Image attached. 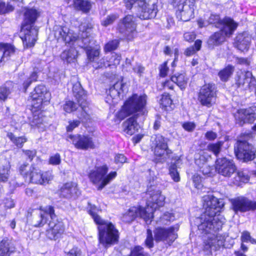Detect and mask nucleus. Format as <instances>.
Returning a JSON list of instances; mask_svg holds the SVG:
<instances>
[{"label": "nucleus", "instance_id": "nucleus-1", "mask_svg": "<svg viewBox=\"0 0 256 256\" xmlns=\"http://www.w3.org/2000/svg\"><path fill=\"white\" fill-rule=\"evenodd\" d=\"M204 212L202 215L200 224L198 228L207 234L204 239V251L211 254L224 246V238L216 232L220 229L224 222L218 214L224 206V203L212 196H205L202 198Z\"/></svg>", "mask_w": 256, "mask_h": 256}, {"label": "nucleus", "instance_id": "nucleus-2", "mask_svg": "<svg viewBox=\"0 0 256 256\" xmlns=\"http://www.w3.org/2000/svg\"><path fill=\"white\" fill-rule=\"evenodd\" d=\"M38 16V12L35 9H26L20 35L24 48L34 46L36 41L38 30L32 28V24L36 20Z\"/></svg>", "mask_w": 256, "mask_h": 256}, {"label": "nucleus", "instance_id": "nucleus-3", "mask_svg": "<svg viewBox=\"0 0 256 256\" xmlns=\"http://www.w3.org/2000/svg\"><path fill=\"white\" fill-rule=\"evenodd\" d=\"M40 222L36 226H44L46 222L48 216H50L52 220L48 223V228L46 230V236L51 240H56L60 238L64 230L63 223L58 220L54 214V210L52 206H47L45 208H40Z\"/></svg>", "mask_w": 256, "mask_h": 256}, {"label": "nucleus", "instance_id": "nucleus-4", "mask_svg": "<svg viewBox=\"0 0 256 256\" xmlns=\"http://www.w3.org/2000/svg\"><path fill=\"white\" fill-rule=\"evenodd\" d=\"M90 214L94 222L98 225L99 240L104 245L113 244L118 242L119 234L118 230L110 222L102 220L94 210H90Z\"/></svg>", "mask_w": 256, "mask_h": 256}, {"label": "nucleus", "instance_id": "nucleus-5", "mask_svg": "<svg viewBox=\"0 0 256 256\" xmlns=\"http://www.w3.org/2000/svg\"><path fill=\"white\" fill-rule=\"evenodd\" d=\"M108 168L106 165L96 166L88 174L90 182L98 186V190H102L116 176V172H111L107 174Z\"/></svg>", "mask_w": 256, "mask_h": 256}, {"label": "nucleus", "instance_id": "nucleus-6", "mask_svg": "<svg viewBox=\"0 0 256 256\" xmlns=\"http://www.w3.org/2000/svg\"><path fill=\"white\" fill-rule=\"evenodd\" d=\"M146 95L138 96L134 94L125 102L116 116L120 119H124L129 115L142 110L146 106Z\"/></svg>", "mask_w": 256, "mask_h": 256}, {"label": "nucleus", "instance_id": "nucleus-7", "mask_svg": "<svg viewBox=\"0 0 256 256\" xmlns=\"http://www.w3.org/2000/svg\"><path fill=\"white\" fill-rule=\"evenodd\" d=\"M223 27H220V30L214 33L209 38V46H218L226 40V37H230L238 26V24L233 20L226 18L222 21Z\"/></svg>", "mask_w": 256, "mask_h": 256}, {"label": "nucleus", "instance_id": "nucleus-8", "mask_svg": "<svg viewBox=\"0 0 256 256\" xmlns=\"http://www.w3.org/2000/svg\"><path fill=\"white\" fill-rule=\"evenodd\" d=\"M50 99V94L45 86H38L31 93L29 100L31 105V110L33 113L41 111L44 105L46 104Z\"/></svg>", "mask_w": 256, "mask_h": 256}, {"label": "nucleus", "instance_id": "nucleus-9", "mask_svg": "<svg viewBox=\"0 0 256 256\" xmlns=\"http://www.w3.org/2000/svg\"><path fill=\"white\" fill-rule=\"evenodd\" d=\"M126 6L130 9L134 3H137L138 8V16L142 20H148L154 18L157 13L156 4L153 2H146L144 0H125Z\"/></svg>", "mask_w": 256, "mask_h": 256}, {"label": "nucleus", "instance_id": "nucleus-10", "mask_svg": "<svg viewBox=\"0 0 256 256\" xmlns=\"http://www.w3.org/2000/svg\"><path fill=\"white\" fill-rule=\"evenodd\" d=\"M151 141L152 150L158 160H165L172 153V150L168 148L165 138L162 136L157 134L152 136Z\"/></svg>", "mask_w": 256, "mask_h": 256}, {"label": "nucleus", "instance_id": "nucleus-11", "mask_svg": "<svg viewBox=\"0 0 256 256\" xmlns=\"http://www.w3.org/2000/svg\"><path fill=\"white\" fill-rule=\"evenodd\" d=\"M26 178L32 183L44 185L53 180L54 176L51 171L42 172L38 167L32 166L26 174Z\"/></svg>", "mask_w": 256, "mask_h": 256}, {"label": "nucleus", "instance_id": "nucleus-12", "mask_svg": "<svg viewBox=\"0 0 256 256\" xmlns=\"http://www.w3.org/2000/svg\"><path fill=\"white\" fill-rule=\"evenodd\" d=\"M178 226L168 228L158 227L154 230V240L156 242H163L170 245L177 238Z\"/></svg>", "mask_w": 256, "mask_h": 256}, {"label": "nucleus", "instance_id": "nucleus-13", "mask_svg": "<svg viewBox=\"0 0 256 256\" xmlns=\"http://www.w3.org/2000/svg\"><path fill=\"white\" fill-rule=\"evenodd\" d=\"M216 91L214 84H208L204 85L200 90L198 100L203 106L211 107L216 102Z\"/></svg>", "mask_w": 256, "mask_h": 256}, {"label": "nucleus", "instance_id": "nucleus-14", "mask_svg": "<svg viewBox=\"0 0 256 256\" xmlns=\"http://www.w3.org/2000/svg\"><path fill=\"white\" fill-rule=\"evenodd\" d=\"M215 169L220 175L229 178L236 172L237 168L232 160L223 157L216 159Z\"/></svg>", "mask_w": 256, "mask_h": 256}, {"label": "nucleus", "instance_id": "nucleus-15", "mask_svg": "<svg viewBox=\"0 0 256 256\" xmlns=\"http://www.w3.org/2000/svg\"><path fill=\"white\" fill-rule=\"evenodd\" d=\"M138 216L143 218L146 224H149L153 218L152 210L150 212L148 208V210H146L140 207H132L123 214L122 220L125 222H130Z\"/></svg>", "mask_w": 256, "mask_h": 256}, {"label": "nucleus", "instance_id": "nucleus-16", "mask_svg": "<svg viewBox=\"0 0 256 256\" xmlns=\"http://www.w3.org/2000/svg\"><path fill=\"white\" fill-rule=\"evenodd\" d=\"M236 122L240 126L252 123L256 119V106L238 110L234 114Z\"/></svg>", "mask_w": 256, "mask_h": 256}, {"label": "nucleus", "instance_id": "nucleus-17", "mask_svg": "<svg viewBox=\"0 0 256 256\" xmlns=\"http://www.w3.org/2000/svg\"><path fill=\"white\" fill-rule=\"evenodd\" d=\"M146 194L149 196L147 202L148 206H150L152 209H156L164 205L166 197L162 194L160 190L150 186L148 189Z\"/></svg>", "mask_w": 256, "mask_h": 256}, {"label": "nucleus", "instance_id": "nucleus-18", "mask_svg": "<svg viewBox=\"0 0 256 256\" xmlns=\"http://www.w3.org/2000/svg\"><path fill=\"white\" fill-rule=\"evenodd\" d=\"M234 152L238 158L243 159L244 161L250 160L254 158V148L246 141L238 142L234 148Z\"/></svg>", "mask_w": 256, "mask_h": 256}, {"label": "nucleus", "instance_id": "nucleus-19", "mask_svg": "<svg viewBox=\"0 0 256 256\" xmlns=\"http://www.w3.org/2000/svg\"><path fill=\"white\" fill-rule=\"evenodd\" d=\"M54 32V37L58 41L64 42L66 44H73L79 38L76 34L66 27L56 26Z\"/></svg>", "mask_w": 256, "mask_h": 256}, {"label": "nucleus", "instance_id": "nucleus-20", "mask_svg": "<svg viewBox=\"0 0 256 256\" xmlns=\"http://www.w3.org/2000/svg\"><path fill=\"white\" fill-rule=\"evenodd\" d=\"M195 0H186L183 4L178 5V10L176 12L177 18L184 22L188 21L192 18Z\"/></svg>", "mask_w": 256, "mask_h": 256}, {"label": "nucleus", "instance_id": "nucleus-21", "mask_svg": "<svg viewBox=\"0 0 256 256\" xmlns=\"http://www.w3.org/2000/svg\"><path fill=\"white\" fill-rule=\"evenodd\" d=\"M119 32L123 34L128 40L134 38L136 33V24L133 20V17L128 15L126 16L118 25Z\"/></svg>", "mask_w": 256, "mask_h": 256}, {"label": "nucleus", "instance_id": "nucleus-22", "mask_svg": "<svg viewBox=\"0 0 256 256\" xmlns=\"http://www.w3.org/2000/svg\"><path fill=\"white\" fill-rule=\"evenodd\" d=\"M125 90H126V86L122 80L116 82L109 90L106 97V102L110 104L117 103L120 100V94Z\"/></svg>", "mask_w": 256, "mask_h": 256}, {"label": "nucleus", "instance_id": "nucleus-23", "mask_svg": "<svg viewBox=\"0 0 256 256\" xmlns=\"http://www.w3.org/2000/svg\"><path fill=\"white\" fill-rule=\"evenodd\" d=\"M68 138L72 140V144L78 149L86 150L95 147L92 138L89 136L80 134L70 135Z\"/></svg>", "mask_w": 256, "mask_h": 256}, {"label": "nucleus", "instance_id": "nucleus-24", "mask_svg": "<svg viewBox=\"0 0 256 256\" xmlns=\"http://www.w3.org/2000/svg\"><path fill=\"white\" fill-rule=\"evenodd\" d=\"M234 211L242 212L256 209V202L251 201L245 198H238L232 202Z\"/></svg>", "mask_w": 256, "mask_h": 256}, {"label": "nucleus", "instance_id": "nucleus-25", "mask_svg": "<svg viewBox=\"0 0 256 256\" xmlns=\"http://www.w3.org/2000/svg\"><path fill=\"white\" fill-rule=\"evenodd\" d=\"M251 42L250 36L244 32L238 34L234 39V46L242 52L248 51Z\"/></svg>", "mask_w": 256, "mask_h": 256}, {"label": "nucleus", "instance_id": "nucleus-26", "mask_svg": "<svg viewBox=\"0 0 256 256\" xmlns=\"http://www.w3.org/2000/svg\"><path fill=\"white\" fill-rule=\"evenodd\" d=\"M60 196L66 198H75L80 194L76 184L68 182L64 184L60 189Z\"/></svg>", "mask_w": 256, "mask_h": 256}, {"label": "nucleus", "instance_id": "nucleus-27", "mask_svg": "<svg viewBox=\"0 0 256 256\" xmlns=\"http://www.w3.org/2000/svg\"><path fill=\"white\" fill-rule=\"evenodd\" d=\"M122 132L127 135L132 136L138 129V124L134 116L130 117L123 122L122 124Z\"/></svg>", "mask_w": 256, "mask_h": 256}, {"label": "nucleus", "instance_id": "nucleus-28", "mask_svg": "<svg viewBox=\"0 0 256 256\" xmlns=\"http://www.w3.org/2000/svg\"><path fill=\"white\" fill-rule=\"evenodd\" d=\"M11 165L6 159L0 161V182H6L10 176Z\"/></svg>", "mask_w": 256, "mask_h": 256}, {"label": "nucleus", "instance_id": "nucleus-29", "mask_svg": "<svg viewBox=\"0 0 256 256\" xmlns=\"http://www.w3.org/2000/svg\"><path fill=\"white\" fill-rule=\"evenodd\" d=\"M14 251L11 242L6 238L0 242V256H9Z\"/></svg>", "mask_w": 256, "mask_h": 256}, {"label": "nucleus", "instance_id": "nucleus-30", "mask_svg": "<svg viewBox=\"0 0 256 256\" xmlns=\"http://www.w3.org/2000/svg\"><path fill=\"white\" fill-rule=\"evenodd\" d=\"M73 6L76 10L88 12L92 8V4L88 0H73Z\"/></svg>", "mask_w": 256, "mask_h": 256}, {"label": "nucleus", "instance_id": "nucleus-31", "mask_svg": "<svg viewBox=\"0 0 256 256\" xmlns=\"http://www.w3.org/2000/svg\"><path fill=\"white\" fill-rule=\"evenodd\" d=\"M237 84L238 86H244L245 84H249L255 82V79L252 76V74L250 72H246L244 74H242L238 76L236 80Z\"/></svg>", "mask_w": 256, "mask_h": 256}, {"label": "nucleus", "instance_id": "nucleus-32", "mask_svg": "<svg viewBox=\"0 0 256 256\" xmlns=\"http://www.w3.org/2000/svg\"><path fill=\"white\" fill-rule=\"evenodd\" d=\"M171 80L176 83L182 90L186 88L188 83V78L184 74H178L171 77Z\"/></svg>", "mask_w": 256, "mask_h": 256}, {"label": "nucleus", "instance_id": "nucleus-33", "mask_svg": "<svg viewBox=\"0 0 256 256\" xmlns=\"http://www.w3.org/2000/svg\"><path fill=\"white\" fill-rule=\"evenodd\" d=\"M0 51L3 52V54L1 60H4L5 57L10 56L14 54L15 52V48L14 46L10 44L0 43Z\"/></svg>", "mask_w": 256, "mask_h": 256}, {"label": "nucleus", "instance_id": "nucleus-34", "mask_svg": "<svg viewBox=\"0 0 256 256\" xmlns=\"http://www.w3.org/2000/svg\"><path fill=\"white\" fill-rule=\"evenodd\" d=\"M234 70V67L228 65L218 72V76L222 81H227L231 76Z\"/></svg>", "mask_w": 256, "mask_h": 256}, {"label": "nucleus", "instance_id": "nucleus-35", "mask_svg": "<svg viewBox=\"0 0 256 256\" xmlns=\"http://www.w3.org/2000/svg\"><path fill=\"white\" fill-rule=\"evenodd\" d=\"M76 51L74 48H71L68 50L64 51L60 56L63 60L70 63L74 62L76 60Z\"/></svg>", "mask_w": 256, "mask_h": 256}, {"label": "nucleus", "instance_id": "nucleus-36", "mask_svg": "<svg viewBox=\"0 0 256 256\" xmlns=\"http://www.w3.org/2000/svg\"><path fill=\"white\" fill-rule=\"evenodd\" d=\"M210 158V156L205 151H201L198 155L196 157V164L198 166H201L202 165L206 164L208 159Z\"/></svg>", "mask_w": 256, "mask_h": 256}, {"label": "nucleus", "instance_id": "nucleus-37", "mask_svg": "<svg viewBox=\"0 0 256 256\" xmlns=\"http://www.w3.org/2000/svg\"><path fill=\"white\" fill-rule=\"evenodd\" d=\"M7 136L18 148H22L24 144L27 140V138L25 136L16 137L12 132L8 133Z\"/></svg>", "mask_w": 256, "mask_h": 256}, {"label": "nucleus", "instance_id": "nucleus-38", "mask_svg": "<svg viewBox=\"0 0 256 256\" xmlns=\"http://www.w3.org/2000/svg\"><path fill=\"white\" fill-rule=\"evenodd\" d=\"M223 144L224 142L222 141H219L216 143L210 144L207 146V150L213 152L216 156H218L221 151Z\"/></svg>", "mask_w": 256, "mask_h": 256}, {"label": "nucleus", "instance_id": "nucleus-39", "mask_svg": "<svg viewBox=\"0 0 256 256\" xmlns=\"http://www.w3.org/2000/svg\"><path fill=\"white\" fill-rule=\"evenodd\" d=\"M202 41L199 40H196L194 42V46L188 48L186 50L184 54L188 56L193 55L200 49Z\"/></svg>", "mask_w": 256, "mask_h": 256}, {"label": "nucleus", "instance_id": "nucleus-40", "mask_svg": "<svg viewBox=\"0 0 256 256\" xmlns=\"http://www.w3.org/2000/svg\"><path fill=\"white\" fill-rule=\"evenodd\" d=\"M169 173L174 182H178L180 180V176L178 172L177 166L176 164H171L169 168Z\"/></svg>", "mask_w": 256, "mask_h": 256}, {"label": "nucleus", "instance_id": "nucleus-41", "mask_svg": "<svg viewBox=\"0 0 256 256\" xmlns=\"http://www.w3.org/2000/svg\"><path fill=\"white\" fill-rule=\"evenodd\" d=\"M130 256H150V254L144 250V248L139 246L132 248Z\"/></svg>", "mask_w": 256, "mask_h": 256}, {"label": "nucleus", "instance_id": "nucleus-42", "mask_svg": "<svg viewBox=\"0 0 256 256\" xmlns=\"http://www.w3.org/2000/svg\"><path fill=\"white\" fill-rule=\"evenodd\" d=\"M234 183L238 184L240 182H247L249 180L248 176L242 171H238L236 173V176L234 178Z\"/></svg>", "mask_w": 256, "mask_h": 256}, {"label": "nucleus", "instance_id": "nucleus-43", "mask_svg": "<svg viewBox=\"0 0 256 256\" xmlns=\"http://www.w3.org/2000/svg\"><path fill=\"white\" fill-rule=\"evenodd\" d=\"M172 100L168 94H164L162 96V98L160 100V104L162 107L166 108L170 107L172 104Z\"/></svg>", "mask_w": 256, "mask_h": 256}, {"label": "nucleus", "instance_id": "nucleus-44", "mask_svg": "<svg viewBox=\"0 0 256 256\" xmlns=\"http://www.w3.org/2000/svg\"><path fill=\"white\" fill-rule=\"evenodd\" d=\"M220 20V16L218 14H211L208 18V22L211 24H216L218 28L223 27L222 21L224 20Z\"/></svg>", "mask_w": 256, "mask_h": 256}, {"label": "nucleus", "instance_id": "nucleus-45", "mask_svg": "<svg viewBox=\"0 0 256 256\" xmlns=\"http://www.w3.org/2000/svg\"><path fill=\"white\" fill-rule=\"evenodd\" d=\"M119 44L118 40H114L108 42L104 46V50L106 52H110L117 48Z\"/></svg>", "mask_w": 256, "mask_h": 256}, {"label": "nucleus", "instance_id": "nucleus-46", "mask_svg": "<svg viewBox=\"0 0 256 256\" xmlns=\"http://www.w3.org/2000/svg\"><path fill=\"white\" fill-rule=\"evenodd\" d=\"M146 234V238L144 242L145 245L148 248H152L154 246V238L152 230L148 229Z\"/></svg>", "mask_w": 256, "mask_h": 256}, {"label": "nucleus", "instance_id": "nucleus-47", "mask_svg": "<svg viewBox=\"0 0 256 256\" xmlns=\"http://www.w3.org/2000/svg\"><path fill=\"white\" fill-rule=\"evenodd\" d=\"M64 110L68 113L74 111L77 108V106L72 101H68L64 105Z\"/></svg>", "mask_w": 256, "mask_h": 256}, {"label": "nucleus", "instance_id": "nucleus-48", "mask_svg": "<svg viewBox=\"0 0 256 256\" xmlns=\"http://www.w3.org/2000/svg\"><path fill=\"white\" fill-rule=\"evenodd\" d=\"M241 240L242 242H250L252 244H256V240L252 238L250 235V234L248 232H244L242 233L241 236Z\"/></svg>", "mask_w": 256, "mask_h": 256}, {"label": "nucleus", "instance_id": "nucleus-49", "mask_svg": "<svg viewBox=\"0 0 256 256\" xmlns=\"http://www.w3.org/2000/svg\"><path fill=\"white\" fill-rule=\"evenodd\" d=\"M118 18V16L116 14L108 16L102 22V24L104 26H108L112 24Z\"/></svg>", "mask_w": 256, "mask_h": 256}, {"label": "nucleus", "instance_id": "nucleus-50", "mask_svg": "<svg viewBox=\"0 0 256 256\" xmlns=\"http://www.w3.org/2000/svg\"><path fill=\"white\" fill-rule=\"evenodd\" d=\"M13 7L10 5L5 4V3L0 0V14H4L6 12L12 11Z\"/></svg>", "mask_w": 256, "mask_h": 256}, {"label": "nucleus", "instance_id": "nucleus-51", "mask_svg": "<svg viewBox=\"0 0 256 256\" xmlns=\"http://www.w3.org/2000/svg\"><path fill=\"white\" fill-rule=\"evenodd\" d=\"M192 180L194 186L197 189H201L202 188L201 177L198 174H194L192 176Z\"/></svg>", "mask_w": 256, "mask_h": 256}, {"label": "nucleus", "instance_id": "nucleus-52", "mask_svg": "<svg viewBox=\"0 0 256 256\" xmlns=\"http://www.w3.org/2000/svg\"><path fill=\"white\" fill-rule=\"evenodd\" d=\"M87 54L88 58L91 61H93L99 56L100 51L98 50H88L87 52Z\"/></svg>", "mask_w": 256, "mask_h": 256}, {"label": "nucleus", "instance_id": "nucleus-53", "mask_svg": "<svg viewBox=\"0 0 256 256\" xmlns=\"http://www.w3.org/2000/svg\"><path fill=\"white\" fill-rule=\"evenodd\" d=\"M61 162V158L60 155L58 154H56L50 157L49 159V163L52 165H58Z\"/></svg>", "mask_w": 256, "mask_h": 256}, {"label": "nucleus", "instance_id": "nucleus-54", "mask_svg": "<svg viewBox=\"0 0 256 256\" xmlns=\"http://www.w3.org/2000/svg\"><path fill=\"white\" fill-rule=\"evenodd\" d=\"M174 220V216L170 213H166L160 218V222L163 224H167L168 222L172 221Z\"/></svg>", "mask_w": 256, "mask_h": 256}, {"label": "nucleus", "instance_id": "nucleus-55", "mask_svg": "<svg viewBox=\"0 0 256 256\" xmlns=\"http://www.w3.org/2000/svg\"><path fill=\"white\" fill-rule=\"evenodd\" d=\"M10 94V90L4 86H0V100H5L8 94Z\"/></svg>", "mask_w": 256, "mask_h": 256}, {"label": "nucleus", "instance_id": "nucleus-56", "mask_svg": "<svg viewBox=\"0 0 256 256\" xmlns=\"http://www.w3.org/2000/svg\"><path fill=\"white\" fill-rule=\"evenodd\" d=\"M182 126L186 130L189 132H192L196 128V124L193 122H186Z\"/></svg>", "mask_w": 256, "mask_h": 256}, {"label": "nucleus", "instance_id": "nucleus-57", "mask_svg": "<svg viewBox=\"0 0 256 256\" xmlns=\"http://www.w3.org/2000/svg\"><path fill=\"white\" fill-rule=\"evenodd\" d=\"M68 256H84L81 250L78 248L74 247L71 249L68 254Z\"/></svg>", "mask_w": 256, "mask_h": 256}, {"label": "nucleus", "instance_id": "nucleus-58", "mask_svg": "<svg viewBox=\"0 0 256 256\" xmlns=\"http://www.w3.org/2000/svg\"><path fill=\"white\" fill-rule=\"evenodd\" d=\"M168 68L167 66V62H164L162 64L160 68V76L164 77L168 74Z\"/></svg>", "mask_w": 256, "mask_h": 256}, {"label": "nucleus", "instance_id": "nucleus-59", "mask_svg": "<svg viewBox=\"0 0 256 256\" xmlns=\"http://www.w3.org/2000/svg\"><path fill=\"white\" fill-rule=\"evenodd\" d=\"M133 70L134 72L140 76L144 70V68L140 64H136L133 67Z\"/></svg>", "mask_w": 256, "mask_h": 256}, {"label": "nucleus", "instance_id": "nucleus-60", "mask_svg": "<svg viewBox=\"0 0 256 256\" xmlns=\"http://www.w3.org/2000/svg\"><path fill=\"white\" fill-rule=\"evenodd\" d=\"M201 171L204 175L208 176L210 174L212 171V168L207 164L199 166Z\"/></svg>", "mask_w": 256, "mask_h": 256}, {"label": "nucleus", "instance_id": "nucleus-61", "mask_svg": "<svg viewBox=\"0 0 256 256\" xmlns=\"http://www.w3.org/2000/svg\"><path fill=\"white\" fill-rule=\"evenodd\" d=\"M80 124L79 120H73L69 122V125L66 127L67 131L71 132L74 128L78 127Z\"/></svg>", "mask_w": 256, "mask_h": 256}, {"label": "nucleus", "instance_id": "nucleus-62", "mask_svg": "<svg viewBox=\"0 0 256 256\" xmlns=\"http://www.w3.org/2000/svg\"><path fill=\"white\" fill-rule=\"evenodd\" d=\"M172 52H174V56H175L174 60H176V58L178 57V48H175L173 50H171V48L168 46H166L164 48V52L166 54L171 56Z\"/></svg>", "mask_w": 256, "mask_h": 256}, {"label": "nucleus", "instance_id": "nucleus-63", "mask_svg": "<svg viewBox=\"0 0 256 256\" xmlns=\"http://www.w3.org/2000/svg\"><path fill=\"white\" fill-rule=\"evenodd\" d=\"M126 158L122 154H116L114 158V161L116 164H122L126 162Z\"/></svg>", "mask_w": 256, "mask_h": 256}, {"label": "nucleus", "instance_id": "nucleus-64", "mask_svg": "<svg viewBox=\"0 0 256 256\" xmlns=\"http://www.w3.org/2000/svg\"><path fill=\"white\" fill-rule=\"evenodd\" d=\"M205 137L209 140H214L216 138L217 134L214 132L209 131L206 133Z\"/></svg>", "mask_w": 256, "mask_h": 256}]
</instances>
